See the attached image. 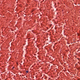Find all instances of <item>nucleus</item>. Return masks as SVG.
<instances>
[{
	"mask_svg": "<svg viewBox=\"0 0 80 80\" xmlns=\"http://www.w3.org/2000/svg\"><path fill=\"white\" fill-rule=\"evenodd\" d=\"M28 71H26V72L28 73Z\"/></svg>",
	"mask_w": 80,
	"mask_h": 80,
	"instance_id": "nucleus-1",
	"label": "nucleus"
}]
</instances>
